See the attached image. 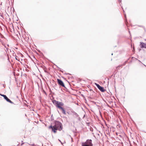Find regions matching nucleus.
<instances>
[{"mask_svg": "<svg viewBox=\"0 0 146 146\" xmlns=\"http://www.w3.org/2000/svg\"><path fill=\"white\" fill-rule=\"evenodd\" d=\"M53 104L56 107L60 109L62 108V106H63L64 104L62 102H58L56 100H53L52 101Z\"/></svg>", "mask_w": 146, "mask_h": 146, "instance_id": "f257e3e1", "label": "nucleus"}, {"mask_svg": "<svg viewBox=\"0 0 146 146\" xmlns=\"http://www.w3.org/2000/svg\"><path fill=\"white\" fill-rule=\"evenodd\" d=\"M91 139H88L84 143H82V146H93V144Z\"/></svg>", "mask_w": 146, "mask_h": 146, "instance_id": "f03ea898", "label": "nucleus"}, {"mask_svg": "<svg viewBox=\"0 0 146 146\" xmlns=\"http://www.w3.org/2000/svg\"><path fill=\"white\" fill-rule=\"evenodd\" d=\"M54 123L55 125L54 126L57 128L59 131H60L62 129V124L61 123L58 121H55Z\"/></svg>", "mask_w": 146, "mask_h": 146, "instance_id": "7ed1b4c3", "label": "nucleus"}, {"mask_svg": "<svg viewBox=\"0 0 146 146\" xmlns=\"http://www.w3.org/2000/svg\"><path fill=\"white\" fill-rule=\"evenodd\" d=\"M49 129H52V131H53L54 133L56 132V131L58 130L57 128L56 127L54 126H52L51 125L49 126Z\"/></svg>", "mask_w": 146, "mask_h": 146, "instance_id": "20e7f679", "label": "nucleus"}, {"mask_svg": "<svg viewBox=\"0 0 146 146\" xmlns=\"http://www.w3.org/2000/svg\"><path fill=\"white\" fill-rule=\"evenodd\" d=\"M57 82H58V84L60 86L65 88L63 82L61 80L59 79H57Z\"/></svg>", "mask_w": 146, "mask_h": 146, "instance_id": "39448f33", "label": "nucleus"}, {"mask_svg": "<svg viewBox=\"0 0 146 146\" xmlns=\"http://www.w3.org/2000/svg\"><path fill=\"white\" fill-rule=\"evenodd\" d=\"M5 99L7 102L10 103L11 104H14V103L12 102L9 99L8 97L6 96H5L4 98Z\"/></svg>", "mask_w": 146, "mask_h": 146, "instance_id": "423d86ee", "label": "nucleus"}, {"mask_svg": "<svg viewBox=\"0 0 146 146\" xmlns=\"http://www.w3.org/2000/svg\"><path fill=\"white\" fill-rule=\"evenodd\" d=\"M140 47L141 48H146V44L143 42H140Z\"/></svg>", "mask_w": 146, "mask_h": 146, "instance_id": "0eeeda50", "label": "nucleus"}, {"mask_svg": "<svg viewBox=\"0 0 146 146\" xmlns=\"http://www.w3.org/2000/svg\"><path fill=\"white\" fill-rule=\"evenodd\" d=\"M98 89L102 92H104L105 91V90L104 88L101 86Z\"/></svg>", "mask_w": 146, "mask_h": 146, "instance_id": "6e6552de", "label": "nucleus"}, {"mask_svg": "<svg viewBox=\"0 0 146 146\" xmlns=\"http://www.w3.org/2000/svg\"><path fill=\"white\" fill-rule=\"evenodd\" d=\"M60 109L61 110H62V113L63 114H64L65 115L66 114V111H65L64 109V108H63V107H62V108H60Z\"/></svg>", "mask_w": 146, "mask_h": 146, "instance_id": "1a4fd4ad", "label": "nucleus"}, {"mask_svg": "<svg viewBox=\"0 0 146 146\" xmlns=\"http://www.w3.org/2000/svg\"><path fill=\"white\" fill-rule=\"evenodd\" d=\"M72 113L73 115L75 116L76 117H78V114L75 112L74 111L72 112Z\"/></svg>", "mask_w": 146, "mask_h": 146, "instance_id": "9d476101", "label": "nucleus"}, {"mask_svg": "<svg viewBox=\"0 0 146 146\" xmlns=\"http://www.w3.org/2000/svg\"><path fill=\"white\" fill-rule=\"evenodd\" d=\"M95 84L96 85V86L97 87V88H98V89H99L101 87V86H100L98 84H97L96 83Z\"/></svg>", "mask_w": 146, "mask_h": 146, "instance_id": "9b49d317", "label": "nucleus"}, {"mask_svg": "<svg viewBox=\"0 0 146 146\" xmlns=\"http://www.w3.org/2000/svg\"><path fill=\"white\" fill-rule=\"evenodd\" d=\"M95 84L96 85V86L97 87V88H98V89H99L101 87V86H100L98 84H97L96 83Z\"/></svg>", "mask_w": 146, "mask_h": 146, "instance_id": "f8f14e48", "label": "nucleus"}, {"mask_svg": "<svg viewBox=\"0 0 146 146\" xmlns=\"http://www.w3.org/2000/svg\"><path fill=\"white\" fill-rule=\"evenodd\" d=\"M122 66V65H119L116 68V69H119V67H121V66Z\"/></svg>", "mask_w": 146, "mask_h": 146, "instance_id": "ddd939ff", "label": "nucleus"}, {"mask_svg": "<svg viewBox=\"0 0 146 146\" xmlns=\"http://www.w3.org/2000/svg\"><path fill=\"white\" fill-rule=\"evenodd\" d=\"M56 66L60 70V71H61L62 72H63V71L61 70L60 68L58 67L57 66Z\"/></svg>", "mask_w": 146, "mask_h": 146, "instance_id": "4468645a", "label": "nucleus"}, {"mask_svg": "<svg viewBox=\"0 0 146 146\" xmlns=\"http://www.w3.org/2000/svg\"><path fill=\"white\" fill-rule=\"evenodd\" d=\"M0 95L1 96L3 97H4H4L5 96H6V95H4V94H0Z\"/></svg>", "mask_w": 146, "mask_h": 146, "instance_id": "2eb2a0df", "label": "nucleus"}, {"mask_svg": "<svg viewBox=\"0 0 146 146\" xmlns=\"http://www.w3.org/2000/svg\"><path fill=\"white\" fill-rule=\"evenodd\" d=\"M44 72H45L47 73V71L46 70H44Z\"/></svg>", "mask_w": 146, "mask_h": 146, "instance_id": "dca6fc26", "label": "nucleus"}, {"mask_svg": "<svg viewBox=\"0 0 146 146\" xmlns=\"http://www.w3.org/2000/svg\"><path fill=\"white\" fill-rule=\"evenodd\" d=\"M58 140L59 141H60L61 142V143H62V142L61 141H60V140H59V139H58Z\"/></svg>", "mask_w": 146, "mask_h": 146, "instance_id": "f3484780", "label": "nucleus"}, {"mask_svg": "<svg viewBox=\"0 0 146 146\" xmlns=\"http://www.w3.org/2000/svg\"><path fill=\"white\" fill-rule=\"evenodd\" d=\"M119 2H121V0H119Z\"/></svg>", "mask_w": 146, "mask_h": 146, "instance_id": "a211bd4d", "label": "nucleus"}, {"mask_svg": "<svg viewBox=\"0 0 146 146\" xmlns=\"http://www.w3.org/2000/svg\"><path fill=\"white\" fill-rule=\"evenodd\" d=\"M126 62H127V61L125 62V63H124V64H123V65H125V63H126Z\"/></svg>", "mask_w": 146, "mask_h": 146, "instance_id": "6ab92c4d", "label": "nucleus"}, {"mask_svg": "<svg viewBox=\"0 0 146 146\" xmlns=\"http://www.w3.org/2000/svg\"><path fill=\"white\" fill-rule=\"evenodd\" d=\"M15 59H16V60H18V59H17V57H15Z\"/></svg>", "mask_w": 146, "mask_h": 146, "instance_id": "aec40b11", "label": "nucleus"}, {"mask_svg": "<svg viewBox=\"0 0 146 146\" xmlns=\"http://www.w3.org/2000/svg\"><path fill=\"white\" fill-rule=\"evenodd\" d=\"M124 14V15H125V18H126V15L125 14Z\"/></svg>", "mask_w": 146, "mask_h": 146, "instance_id": "412c9836", "label": "nucleus"}, {"mask_svg": "<svg viewBox=\"0 0 146 146\" xmlns=\"http://www.w3.org/2000/svg\"><path fill=\"white\" fill-rule=\"evenodd\" d=\"M65 74H69V73H65Z\"/></svg>", "mask_w": 146, "mask_h": 146, "instance_id": "4be33fe9", "label": "nucleus"}, {"mask_svg": "<svg viewBox=\"0 0 146 146\" xmlns=\"http://www.w3.org/2000/svg\"><path fill=\"white\" fill-rule=\"evenodd\" d=\"M52 115H51V117L52 118Z\"/></svg>", "mask_w": 146, "mask_h": 146, "instance_id": "5701e85b", "label": "nucleus"}, {"mask_svg": "<svg viewBox=\"0 0 146 146\" xmlns=\"http://www.w3.org/2000/svg\"><path fill=\"white\" fill-rule=\"evenodd\" d=\"M24 143L21 144V145H22Z\"/></svg>", "mask_w": 146, "mask_h": 146, "instance_id": "b1692460", "label": "nucleus"}, {"mask_svg": "<svg viewBox=\"0 0 146 146\" xmlns=\"http://www.w3.org/2000/svg\"><path fill=\"white\" fill-rule=\"evenodd\" d=\"M33 145V146H34V144H33V145Z\"/></svg>", "mask_w": 146, "mask_h": 146, "instance_id": "393cba45", "label": "nucleus"}, {"mask_svg": "<svg viewBox=\"0 0 146 146\" xmlns=\"http://www.w3.org/2000/svg\"><path fill=\"white\" fill-rule=\"evenodd\" d=\"M113 53H112V54H111V55H113Z\"/></svg>", "mask_w": 146, "mask_h": 146, "instance_id": "a878e982", "label": "nucleus"}]
</instances>
